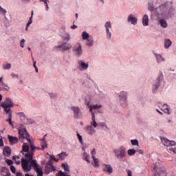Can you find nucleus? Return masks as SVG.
<instances>
[{"label":"nucleus","instance_id":"obj_2","mask_svg":"<svg viewBox=\"0 0 176 176\" xmlns=\"http://www.w3.org/2000/svg\"><path fill=\"white\" fill-rule=\"evenodd\" d=\"M155 12L157 16H162L164 18L173 17L175 14V9L171 1L162 3L155 9Z\"/></svg>","mask_w":176,"mask_h":176},{"label":"nucleus","instance_id":"obj_62","mask_svg":"<svg viewBox=\"0 0 176 176\" xmlns=\"http://www.w3.org/2000/svg\"><path fill=\"white\" fill-rule=\"evenodd\" d=\"M87 79L91 80V82H93V79H91V77L88 74H87Z\"/></svg>","mask_w":176,"mask_h":176},{"label":"nucleus","instance_id":"obj_43","mask_svg":"<svg viewBox=\"0 0 176 176\" xmlns=\"http://www.w3.org/2000/svg\"><path fill=\"white\" fill-rule=\"evenodd\" d=\"M56 176H72L71 175L68 174L67 172L59 171L58 174Z\"/></svg>","mask_w":176,"mask_h":176},{"label":"nucleus","instance_id":"obj_26","mask_svg":"<svg viewBox=\"0 0 176 176\" xmlns=\"http://www.w3.org/2000/svg\"><path fill=\"white\" fill-rule=\"evenodd\" d=\"M85 45L88 47H93L94 45V38L93 37V36H91L89 38L87 39Z\"/></svg>","mask_w":176,"mask_h":176},{"label":"nucleus","instance_id":"obj_56","mask_svg":"<svg viewBox=\"0 0 176 176\" xmlns=\"http://www.w3.org/2000/svg\"><path fill=\"white\" fill-rule=\"evenodd\" d=\"M6 163L8 166H12V164H13V161L12 160H6Z\"/></svg>","mask_w":176,"mask_h":176},{"label":"nucleus","instance_id":"obj_36","mask_svg":"<svg viewBox=\"0 0 176 176\" xmlns=\"http://www.w3.org/2000/svg\"><path fill=\"white\" fill-rule=\"evenodd\" d=\"M6 13H8L6 9L2 8V6H0V14L5 17L6 16Z\"/></svg>","mask_w":176,"mask_h":176},{"label":"nucleus","instance_id":"obj_16","mask_svg":"<svg viewBox=\"0 0 176 176\" xmlns=\"http://www.w3.org/2000/svg\"><path fill=\"white\" fill-rule=\"evenodd\" d=\"M127 23L132 25H137L138 23V19L134 15V14H130L127 17Z\"/></svg>","mask_w":176,"mask_h":176},{"label":"nucleus","instance_id":"obj_61","mask_svg":"<svg viewBox=\"0 0 176 176\" xmlns=\"http://www.w3.org/2000/svg\"><path fill=\"white\" fill-rule=\"evenodd\" d=\"M126 173H127V176H132L131 170H126Z\"/></svg>","mask_w":176,"mask_h":176},{"label":"nucleus","instance_id":"obj_63","mask_svg":"<svg viewBox=\"0 0 176 176\" xmlns=\"http://www.w3.org/2000/svg\"><path fill=\"white\" fill-rule=\"evenodd\" d=\"M56 160V157H54V155H51L49 162H52V160Z\"/></svg>","mask_w":176,"mask_h":176},{"label":"nucleus","instance_id":"obj_59","mask_svg":"<svg viewBox=\"0 0 176 176\" xmlns=\"http://www.w3.org/2000/svg\"><path fill=\"white\" fill-rule=\"evenodd\" d=\"M169 151H170V152H173V153L176 154V148H175L170 147Z\"/></svg>","mask_w":176,"mask_h":176},{"label":"nucleus","instance_id":"obj_58","mask_svg":"<svg viewBox=\"0 0 176 176\" xmlns=\"http://www.w3.org/2000/svg\"><path fill=\"white\" fill-rule=\"evenodd\" d=\"M136 153H140V155H144V150L138 149L136 150Z\"/></svg>","mask_w":176,"mask_h":176},{"label":"nucleus","instance_id":"obj_53","mask_svg":"<svg viewBox=\"0 0 176 176\" xmlns=\"http://www.w3.org/2000/svg\"><path fill=\"white\" fill-rule=\"evenodd\" d=\"M101 104H94L92 106V109H100Z\"/></svg>","mask_w":176,"mask_h":176},{"label":"nucleus","instance_id":"obj_34","mask_svg":"<svg viewBox=\"0 0 176 176\" xmlns=\"http://www.w3.org/2000/svg\"><path fill=\"white\" fill-rule=\"evenodd\" d=\"M12 113L6 114L8 116V119L6 120V122H8L9 124H10L11 126H13V123H14V122L12 121Z\"/></svg>","mask_w":176,"mask_h":176},{"label":"nucleus","instance_id":"obj_13","mask_svg":"<svg viewBox=\"0 0 176 176\" xmlns=\"http://www.w3.org/2000/svg\"><path fill=\"white\" fill-rule=\"evenodd\" d=\"M167 19H170V17H163V16H157V21L160 25L161 28H167L168 27V23H167Z\"/></svg>","mask_w":176,"mask_h":176},{"label":"nucleus","instance_id":"obj_52","mask_svg":"<svg viewBox=\"0 0 176 176\" xmlns=\"http://www.w3.org/2000/svg\"><path fill=\"white\" fill-rule=\"evenodd\" d=\"M49 96L52 100H56L57 98V96L55 94H49Z\"/></svg>","mask_w":176,"mask_h":176},{"label":"nucleus","instance_id":"obj_31","mask_svg":"<svg viewBox=\"0 0 176 176\" xmlns=\"http://www.w3.org/2000/svg\"><path fill=\"white\" fill-rule=\"evenodd\" d=\"M23 152H30V146H28L27 143H23L22 146L21 153H23Z\"/></svg>","mask_w":176,"mask_h":176},{"label":"nucleus","instance_id":"obj_39","mask_svg":"<svg viewBox=\"0 0 176 176\" xmlns=\"http://www.w3.org/2000/svg\"><path fill=\"white\" fill-rule=\"evenodd\" d=\"M131 144L133 145V146H140V142L137 139L131 140Z\"/></svg>","mask_w":176,"mask_h":176},{"label":"nucleus","instance_id":"obj_25","mask_svg":"<svg viewBox=\"0 0 176 176\" xmlns=\"http://www.w3.org/2000/svg\"><path fill=\"white\" fill-rule=\"evenodd\" d=\"M47 170H49V173H54V171H56V167L54 166L53 162H48L47 164Z\"/></svg>","mask_w":176,"mask_h":176},{"label":"nucleus","instance_id":"obj_54","mask_svg":"<svg viewBox=\"0 0 176 176\" xmlns=\"http://www.w3.org/2000/svg\"><path fill=\"white\" fill-rule=\"evenodd\" d=\"M4 24L6 25H9V19H8V17L4 16Z\"/></svg>","mask_w":176,"mask_h":176},{"label":"nucleus","instance_id":"obj_64","mask_svg":"<svg viewBox=\"0 0 176 176\" xmlns=\"http://www.w3.org/2000/svg\"><path fill=\"white\" fill-rule=\"evenodd\" d=\"M96 148H94L91 152V155H96Z\"/></svg>","mask_w":176,"mask_h":176},{"label":"nucleus","instance_id":"obj_17","mask_svg":"<svg viewBox=\"0 0 176 176\" xmlns=\"http://www.w3.org/2000/svg\"><path fill=\"white\" fill-rule=\"evenodd\" d=\"M161 141H162V143L163 144V145H164V146H175L176 145V142H174V141H171V140H169L168 139L164 138V137H162L161 138Z\"/></svg>","mask_w":176,"mask_h":176},{"label":"nucleus","instance_id":"obj_3","mask_svg":"<svg viewBox=\"0 0 176 176\" xmlns=\"http://www.w3.org/2000/svg\"><path fill=\"white\" fill-rule=\"evenodd\" d=\"M113 152L115 157L119 160V162H126L127 158L126 157V147L124 146H120L119 148L113 149Z\"/></svg>","mask_w":176,"mask_h":176},{"label":"nucleus","instance_id":"obj_27","mask_svg":"<svg viewBox=\"0 0 176 176\" xmlns=\"http://www.w3.org/2000/svg\"><path fill=\"white\" fill-rule=\"evenodd\" d=\"M8 140L12 144H17L19 142V138L10 135H8Z\"/></svg>","mask_w":176,"mask_h":176},{"label":"nucleus","instance_id":"obj_33","mask_svg":"<svg viewBox=\"0 0 176 176\" xmlns=\"http://www.w3.org/2000/svg\"><path fill=\"white\" fill-rule=\"evenodd\" d=\"M34 171L36 172L37 176H43V170L41 167L34 169Z\"/></svg>","mask_w":176,"mask_h":176},{"label":"nucleus","instance_id":"obj_49","mask_svg":"<svg viewBox=\"0 0 176 176\" xmlns=\"http://www.w3.org/2000/svg\"><path fill=\"white\" fill-rule=\"evenodd\" d=\"M87 106L89 108L90 112H93V106L90 104V102H86Z\"/></svg>","mask_w":176,"mask_h":176},{"label":"nucleus","instance_id":"obj_6","mask_svg":"<svg viewBox=\"0 0 176 176\" xmlns=\"http://www.w3.org/2000/svg\"><path fill=\"white\" fill-rule=\"evenodd\" d=\"M153 173L154 176H167V173H166V170L164 169V166H163L160 162L154 164Z\"/></svg>","mask_w":176,"mask_h":176},{"label":"nucleus","instance_id":"obj_18","mask_svg":"<svg viewBox=\"0 0 176 176\" xmlns=\"http://www.w3.org/2000/svg\"><path fill=\"white\" fill-rule=\"evenodd\" d=\"M161 110L164 113H166V115H171V113H173V110L166 103H164L162 106Z\"/></svg>","mask_w":176,"mask_h":176},{"label":"nucleus","instance_id":"obj_60","mask_svg":"<svg viewBox=\"0 0 176 176\" xmlns=\"http://www.w3.org/2000/svg\"><path fill=\"white\" fill-rule=\"evenodd\" d=\"M3 145H4V144H3V139L0 138V146L2 148V146H3Z\"/></svg>","mask_w":176,"mask_h":176},{"label":"nucleus","instance_id":"obj_22","mask_svg":"<svg viewBox=\"0 0 176 176\" xmlns=\"http://www.w3.org/2000/svg\"><path fill=\"white\" fill-rule=\"evenodd\" d=\"M72 111H73V113L75 116V118H79V116H80V109L78 107H71Z\"/></svg>","mask_w":176,"mask_h":176},{"label":"nucleus","instance_id":"obj_5","mask_svg":"<svg viewBox=\"0 0 176 176\" xmlns=\"http://www.w3.org/2000/svg\"><path fill=\"white\" fill-rule=\"evenodd\" d=\"M164 83V75L163 72H160L158 74V76L156 77L155 80L153 82L152 85V91L153 94H156L157 93V90H159V87H160L161 85Z\"/></svg>","mask_w":176,"mask_h":176},{"label":"nucleus","instance_id":"obj_20","mask_svg":"<svg viewBox=\"0 0 176 176\" xmlns=\"http://www.w3.org/2000/svg\"><path fill=\"white\" fill-rule=\"evenodd\" d=\"M85 131L89 135H94L96 134V128L91 125H87L85 128Z\"/></svg>","mask_w":176,"mask_h":176},{"label":"nucleus","instance_id":"obj_32","mask_svg":"<svg viewBox=\"0 0 176 176\" xmlns=\"http://www.w3.org/2000/svg\"><path fill=\"white\" fill-rule=\"evenodd\" d=\"M148 10L150 12H153L155 10V6H153V1H149L148 3Z\"/></svg>","mask_w":176,"mask_h":176},{"label":"nucleus","instance_id":"obj_14","mask_svg":"<svg viewBox=\"0 0 176 176\" xmlns=\"http://www.w3.org/2000/svg\"><path fill=\"white\" fill-rule=\"evenodd\" d=\"M153 54L155 58L157 64H163V63H166V58H164L162 54L153 51Z\"/></svg>","mask_w":176,"mask_h":176},{"label":"nucleus","instance_id":"obj_15","mask_svg":"<svg viewBox=\"0 0 176 176\" xmlns=\"http://www.w3.org/2000/svg\"><path fill=\"white\" fill-rule=\"evenodd\" d=\"M58 49H60L62 52H67V50H71L72 49V45L69 43H62L57 46Z\"/></svg>","mask_w":176,"mask_h":176},{"label":"nucleus","instance_id":"obj_7","mask_svg":"<svg viewBox=\"0 0 176 176\" xmlns=\"http://www.w3.org/2000/svg\"><path fill=\"white\" fill-rule=\"evenodd\" d=\"M2 108L4 109V112L6 114L12 113V109L14 107V103L10 98L6 99L4 102H3L1 104Z\"/></svg>","mask_w":176,"mask_h":176},{"label":"nucleus","instance_id":"obj_38","mask_svg":"<svg viewBox=\"0 0 176 176\" xmlns=\"http://www.w3.org/2000/svg\"><path fill=\"white\" fill-rule=\"evenodd\" d=\"M39 2H43L45 6V10L49 12V0H40Z\"/></svg>","mask_w":176,"mask_h":176},{"label":"nucleus","instance_id":"obj_21","mask_svg":"<svg viewBox=\"0 0 176 176\" xmlns=\"http://www.w3.org/2000/svg\"><path fill=\"white\" fill-rule=\"evenodd\" d=\"M16 116L20 119L21 122H22V123L27 124V116H25V113L19 112L16 113Z\"/></svg>","mask_w":176,"mask_h":176},{"label":"nucleus","instance_id":"obj_11","mask_svg":"<svg viewBox=\"0 0 176 176\" xmlns=\"http://www.w3.org/2000/svg\"><path fill=\"white\" fill-rule=\"evenodd\" d=\"M104 28L106 30V38L111 41L112 39V32L111 31L112 30V23L111 21H108L104 23Z\"/></svg>","mask_w":176,"mask_h":176},{"label":"nucleus","instance_id":"obj_9","mask_svg":"<svg viewBox=\"0 0 176 176\" xmlns=\"http://www.w3.org/2000/svg\"><path fill=\"white\" fill-rule=\"evenodd\" d=\"M77 67L79 71H87L89 69V61L85 59H78L77 60Z\"/></svg>","mask_w":176,"mask_h":176},{"label":"nucleus","instance_id":"obj_1","mask_svg":"<svg viewBox=\"0 0 176 176\" xmlns=\"http://www.w3.org/2000/svg\"><path fill=\"white\" fill-rule=\"evenodd\" d=\"M34 155H35L34 150L30 148V151L25 154V158L21 159V165L25 173H30L32 168L34 170L41 168L38 163H36V161L34 160Z\"/></svg>","mask_w":176,"mask_h":176},{"label":"nucleus","instance_id":"obj_37","mask_svg":"<svg viewBox=\"0 0 176 176\" xmlns=\"http://www.w3.org/2000/svg\"><path fill=\"white\" fill-rule=\"evenodd\" d=\"M92 166H94L95 168H98V167H100V161L98 160V158L96 160H94V163L92 162Z\"/></svg>","mask_w":176,"mask_h":176},{"label":"nucleus","instance_id":"obj_44","mask_svg":"<svg viewBox=\"0 0 176 176\" xmlns=\"http://www.w3.org/2000/svg\"><path fill=\"white\" fill-rule=\"evenodd\" d=\"M62 167H63L65 171L69 173V165L68 164H62Z\"/></svg>","mask_w":176,"mask_h":176},{"label":"nucleus","instance_id":"obj_45","mask_svg":"<svg viewBox=\"0 0 176 176\" xmlns=\"http://www.w3.org/2000/svg\"><path fill=\"white\" fill-rule=\"evenodd\" d=\"M12 68V64L7 63L3 65V69H10Z\"/></svg>","mask_w":176,"mask_h":176},{"label":"nucleus","instance_id":"obj_4","mask_svg":"<svg viewBox=\"0 0 176 176\" xmlns=\"http://www.w3.org/2000/svg\"><path fill=\"white\" fill-rule=\"evenodd\" d=\"M19 138H23L25 140H27V141L30 144V149L32 151H34L35 148V144H34V142L31 140V138L30 135V133L27 132V129H25V127L24 126H21L19 129Z\"/></svg>","mask_w":176,"mask_h":176},{"label":"nucleus","instance_id":"obj_35","mask_svg":"<svg viewBox=\"0 0 176 176\" xmlns=\"http://www.w3.org/2000/svg\"><path fill=\"white\" fill-rule=\"evenodd\" d=\"M82 155L84 157V160H85V162H87V163H90V156H89V155H87L85 151L83 152Z\"/></svg>","mask_w":176,"mask_h":176},{"label":"nucleus","instance_id":"obj_51","mask_svg":"<svg viewBox=\"0 0 176 176\" xmlns=\"http://www.w3.org/2000/svg\"><path fill=\"white\" fill-rule=\"evenodd\" d=\"M25 43V39L23 38L22 40H21L20 41V46L21 47L24 48V44Z\"/></svg>","mask_w":176,"mask_h":176},{"label":"nucleus","instance_id":"obj_8","mask_svg":"<svg viewBox=\"0 0 176 176\" xmlns=\"http://www.w3.org/2000/svg\"><path fill=\"white\" fill-rule=\"evenodd\" d=\"M128 96L129 92L126 91H121L118 94L119 104L121 105V107L126 105L127 103Z\"/></svg>","mask_w":176,"mask_h":176},{"label":"nucleus","instance_id":"obj_19","mask_svg":"<svg viewBox=\"0 0 176 176\" xmlns=\"http://www.w3.org/2000/svg\"><path fill=\"white\" fill-rule=\"evenodd\" d=\"M102 170L104 173H107V174H112L113 173V168L111 164H104L102 165Z\"/></svg>","mask_w":176,"mask_h":176},{"label":"nucleus","instance_id":"obj_41","mask_svg":"<svg viewBox=\"0 0 176 176\" xmlns=\"http://www.w3.org/2000/svg\"><path fill=\"white\" fill-rule=\"evenodd\" d=\"M127 153H128L129 156H134V155H135V153H136V150H135L134 148L129 149L127 151Z\"/></svg>","mask_w":176,"mask_h":176},{"label":"nucleus","instance_id":"obj_42","mask_svg":"<svg viewBox=\"0 0 176 176\" xmlns=\"http://www.w3.org/2000/svg\"><path fill=\"white\" fill-rule=\"evenodd\" d=\"M76 134L79 142L81 144V145H83V138H82V135H80L78 131H76Z\"/></svg>","mask_w":176,"mask_h":176},{"label":"nucleus","instance_id":"obj_10","mask_svg":"<svg viewBox=\"0 0 176 176\" xmlns=\"http://www.w3.org/2000/svg\"><path fill=\"white\" fill-rule=\"evenodd\" d=\"M72 52L76 57H82L83 56V48L80 43H77L73 47Z\"/></svg>","mask_w":176,"mask_h":176},{"label":"nucleus","instance_id":"obj_40","mask_svg":"<svg viewBox=\"0 0 176 176\" xmlns=\"http://www.w3.org/2000/svg\"><path fill=\"white\" fill-rule=\"evenodd\" d=\"M2 87H3L4 90L9 91V86L8 85V84L5 82H1V85H0V90L1 89H2Z\"/></svg>","mask_w":176,"mask_h":176},{"label":"nucleus","instance_id":"obj_57","mask_svg":"<svg viewBox=\"0 0 176 176\" xmlns=\"http://www.w3.org/2000/svg\"><path fill=\"white\" fill-rule=\"evenodd\" d=\"M32 24V17H30L28 23L26 24L27 25H31Z\"/></svg>","mask_w":176,"mask_h":176},{"label":"nucleus","instance_id":"obj_50","mask_svg":"<svg viewBox=\"0 0 176 176\" xmlns=\"http://www.w3.org/2000/svg\"><path fill=\"white\" fill-rule=\"evenodd\" d=\"M11 76H12V78H16V79H20V76H19V74H17L16 73H12Z\"/></svg>","mask_w":176,"mask_h":176},{"label":"nucleus","instance_id":"obj_48","mask_svg":"<svg viewBox=\"0 0 176 176\" xmlns=\"http://www.w3.org/2000/svg\"><path fill=\"white\" fill-rule=\"evenodd\" d=\"M44 144H41V150L42 151H45V149H46V148H47V142L44 141Z\"/></svg>","mask_w":176,"mask_h":176},{"label":"nucleus","instance_id":"obj_23","mask_svg":"<svg viewBox=\"0 0 176 176\" xmlns=\"http://www.w3.org/2000/svg\"><path fill=\"white\" fill-rule=\"evenodd\" d=\"M142 23L144 27H148L149 25V16L144 14L142 19Z\"/></svg>","mask_w":176,"mask_h":176},{"label":"nucleus","instance_id":"obj_30","mask_svg":"<svg viewBox=\"0 0 176 176\" xmlns=\"http://www.w3.org/2000/svg\"><path fill=\"white\" fill-rule=\"evenodd\" d=\"M81 36L83 39V41H87V39H89L90 38V34H89V33L86 31H84L82 32Z\"/></svg>","mask_w":176,"mask_h":176},{"label":"nucleus","instance_id":"obj_28","mask_svg":"<svg viewBox=\"0 0 176 176\" xmlns=\"http://www.w3.org/2000/svg\"><path fill=\"white\" fill-rule=\"evenodd\" d=\"M173 45V41L168 38L164 40V47L165 49H170V47Z\"/></svg>","mask_w":176,"mask_h":176},{"label":"nucleus","instance_id":"obj_12","mask_svg":"<svg viewBox=\"0 0 176 176\" xmlns=\"http://www.w3.org/2000/svg\"><path fill=\"white\" fill-rule=\"evenodd\" d=\"M59 35L63 39L69 42L71 41V34L65 30V26H62L59 30Z\"/></svg>","mask_w":176,"mask_h":176},{"label":"nucleus","instance_id":"obj_29","mask_svg":"<svg viewBox=\"0 0 176 176\" xmlns=\"http://www.w3.org/2000/svg\"><path fill=\"white\" fill-rule=\"evenodd\" d=\"M57 156H58L60 160H65V157L68 156V154L67 152H61L60 153L58 154Z\"/></svg>","mask_w":176,"mask_h":176},{"label":"nucleus","instance_id":"obj_46","mask_svg":"<svg viewBox=\"0 0 176 176\" xmlns=\"http://www.w3.org/2000/svg\"><path fill=\"white\" fill-rule=\"evenodd\" d=\"M4 152H6L7 155H10V153H12V150L8 146H6Z\"/></svg>","mask_w":176,"mask_h":176},{"label":"nucleus","instance_id":"obj_55","mask_svg":"<svg viewBox=\"0 0 176 176\" xmlns=\"http://www.w3.org/2000/svg\"><path fill=\"white\" fill-rule=\"evenodd\" d=\"M10 170L12 171V173L13 174H14V173H16V167H14V166H13V165H11Z\"/></svg>","mask_w":176,"mask_h":176},{"label":"nucleus","instance_id":"obj_47","mask_svg":"<svg viewBox=\"0 0 176 176\" xmlns=\"http://www.w3.org/2000/svg\"><path fill=\"white\" fill-rule=\"evenodd\" d=\"M27 123H29V124H34V123H35V121L31 118H27L26 124Z\"/></svg>","mask_w":176,"mask_h":176},{"label":"nucleus","instance_id":"obj_24","mask_svg":"<svg viewBox=\"0 0 176 176\" xmlns=\"http://www.w3.org/2000/svg\"><path fill=\"white\" fill-rule=\"evenodd\" d=\"M91 116V120L90 122L89 126L96 129V127H98V123H97V121H96V115H94V113H92Z\"/></svg>","mask_w":176,"mask_h":176}]
</instances>
